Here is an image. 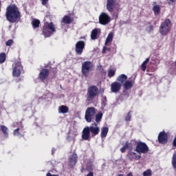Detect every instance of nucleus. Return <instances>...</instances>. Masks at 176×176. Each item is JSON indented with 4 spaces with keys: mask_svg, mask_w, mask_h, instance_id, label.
Listing matches in <instances>:
<instances>
[{
    "mask_svg": "<svg viewBox=\"0 0 176 176\" xmlns=\"http://www.w3.org/2000/svg\"><path fill=\"white\" fill-rule=\"evenodd\" d=\"M6 17L9 23H19L21 12L15 4L9 5L6 8Z\"/></svg>",
    "mask_w": 176,
    "mask_h": 176,
    "instance_id": "f257e3e1",
    "label": "nucleus"
},
{
    "mask_svg": "<svg viewBox=\"0 0 176 176\" xmlns=\"http://www.w3.org/2000/svg\"><path fill=\"white\" fill-rule=\"evenodd\" d=\"M100 133V127L96 122L92 124L90 126H86L83 129L82 132V138L84 140H89L90 139V133L92 137H94Z\"/></svg>",
    "mask_w": 176,
    "mask_h": 176,
    "instance_id": "f03ea898",
    "label": "nucleus"
},
{
    "mask_svg": "<svg viewBox=\"0 0 176 176\" xmlns=\"http://www.w3.org/2000/svg\"><path fill=\"white\" fill-rule=\"evenodd\" d=\"M54 32H56L54 23L52 22H46L43 28V35L45 38H50L53 35Z\"/></svg>",
    "mask_w": 176,
    "mask_h": 176,
    "instance_id": "7ed1b4c3",
    "label": "nucleus"
},
{
    "mask_svg": "<svg viewBox=\"0 0 176 176\" xmlns=\"http://www.w3.org/2000/svg\"><path fill=\"white\" fill-rule=\"evenodd\" d=\"M94 65L91 61H85L82 63L81 72L84 77H88L89 73L93 71Z\"/></svg>",
    "mask_w": 176,
    "mask_h": 176,
    "instance_id": "20e7f679",
    "label": "nucleus"
},
{
    "mask_svg": "<svg viewBox=\"0 0 176 176\" xmlns=\"http://www.w3.org/2000/svg\"><path fill=\"white\" fill-rule=\"evenodd\" d=\"M99 89L96 85H91L87 89V100L91 101L98 96Z\"/></svg>",
    "mask_w": 176,
    "mask_h": 176,
    "instance_id": "39448f33",
    "label": "nucleus"
},
{
    "mask_svg": "<svg viewBox=\"0 0 176 176\" xmlns=\"http://www.w3.org/2000/svg\"><path fill=\"white\" fill-rule=\"evenodd\" d=\"M171 21L169 19H166L164 22H162L160 26L159 32L161 35H167L170 31V25Z\"/></svg>",
    "mask_w": 176,
    "mask_h": 176,
    "instance_id": "423d86ee",
    "label": "nucleus"
},
{
    "mask_svg": "<svg viewBox=\"0 0 176 176\" xmlns=\"http://www.w3.org/2000/svg\"><path fill=\"white\" fill-rule=\"evenodd\" d=\"M12 75L14 77H19L21 74V71L23 69V67L21 65V60H16L14 63L12 65Z\"/></svg>",
    "mask_w": 176,
    "mask_h": 176,
    "instance_id": "0eeeda50",
    "label": "nucleus"
},
{
    "mask_svg": "<svg viewBox=\"0 0 176 176\" xmlns=\"http://www.w3.org/2000/svg\"><path fill=\"white\" fill-rule=\"evenodd\" d=\"M148 151H149V148L144 142H139L137 143L135 151L138 152V153L146 154L148 153Z\"/></svg>",
    "mask_w": 176,
    "mask_h": 176,
    "instance_id": "6e6552de",
    "label": "nucleus"
},
{
    "mask_svg": "<svg viewBox=\"0 0 176 176\" xmlns=\"http://www.w3.org/2000/svg\"><path fill=\"white\" fill-rule=\"evenodd\" d=\"M96 109L94 107H88L85 112V118L87 122H91L93 117L96 114Z\"/></svg>",
    "mask_w": 176,
    "mask_h": 176,
    "instance_id": "1a4fd4ad",
    "label": "nucleus"
},
{
    "mask_svg": "<svg viewBox=\"0 0 176 176\" xmlns=\"http://www.w3.org/2000/svg\"><path fill=\"white\" fill-rule=\"evenodd\" d=\"M111 21L110 16L105 12H102L99 16V23L102 25H107Z\"/></svg>",
    "mask_w": 176,
    "mask_h": 176,
    "instance_id": "9d476101",
    "label": "nucleus"
},
{
    "mask_svg": "<svg viewBox=\"0 0 176 176\" xmlns=\"http://www.w3.org/2000/svg\"><path fill=\"white\" fill-rule=\"evenodd\" d=\"M85 47V43L83 41H79L76 43L75 51L77 54L81 55Z\"/></svg>",
    "mask_w": 176,
    "mask_h": 176,
    "instance_id": "9b49d317",
    "label": "nucleus"
},
{
    "mask_svg": "<svg viewBox=\"0 0 176 176\" xmlns=\"http://www.w3.org/2000/svg\"><path fill=\"white\" fill-rule=\"evenodd\" d=\"M117 5L118 4L116 2V0H107L106 5L107 10H108V12L111 13L114 10V9H116Z\"/></svg>",
    "mask_w": 176,
    "mask_h": 176,
    "instance_id": "f8f14e48",
    "label": "nucleus"
},
{
    "mask_svg": "<svg viewBox=\"0 0 176 176\" xmlns=\"http://www.w3.org/2000/svg\"><path fill=\"white\" fill-rule=\"evenodd\" d=\"M158 142L160 144H165L168 142V135L164 132L162 131L158 135Z\"/></svg>",
    "mask_w": 176,
    "mask_h": 176,
    "instance_id": "ddd939ff",
    "label": "nucleus"
},
{
    "mask_svg": "<svg viewBox=\"0 0 176 176\" xmlns=\"http://www.w3.org/2000/svg\"><path fill=\"white\" fill-rule=\"evenodd\" d=\"M49 74L50 72L47 69H42L38 74V78L42 82H44L48 78Z\"/></svg>",
    "mask_w": 176,
    "mask_h": 176,
    "instance_id": "4468645a",
    "label": "nucleus"
},
{
    "mask_svg": "<svg viewBox=\"0 0 176 176\" xmlns=\"http://www.w3.org/2000/svg\"><path fill=\"white\" fill-rule=\"evenodd\" d=\"M129 160L132 161L133 160H139L141 158L140 155H137V153L129 151L126 155Z\"/></svg>",
    "mask_w": 176,
    "mask_h": 176,
    "instance_id": "2eb2a0df",
    "label": "nucleus"
},
{
    "mask_svg": "<svg viewBox=\"0 0 176 176\" xmlns=\"http://www.w3.org/2000/svg\"><path fill=\"white\" fill-rule=\"evenodd\" d=\"M122 85L118 82H114L111 85V90L113 93L118 92L121 89Z\"/></svg>",
    "mask_w": 176,
    "mask_h": 176,
    "instance_id": "dca6fc26",
    "label": "nucleus"
},
{
    "mask_svg": "<svg viewBox=\"0 0 176 176\" xmlns=\"http://www.w3.org/2000/svg\"><path fill=\"white\" fill-rule=\"evenodd\" d=\"M74 19L71 18L68 15H65L63 18L62 19L61 23L63 24H71V23H73Z\"/></svg>",
    "mask_w": 176,
    "mask_h": 176,
    "instance_id": "f3484780",
    "label": "nucleus"
},
{
    "mask_svg": "<svg viewBox=\"0 0 176 176\" xmlns=\"http://www.w3.org/2000/svg\"><path fill=\"white\" fill-rule=\"evenodd\" d=\"M127 76L125 74H121L117 78V81L121 84V86L127 80Z\"/></svg>",
    "mask_w": 176,
    "mask_h": 176,
    "instance_id": "a211bd4d",
    "label": "nucleus"
},
{
    "mask_svg": "<svg viewBox=\"0 0 176 176\" xmlns=\"http://www.w3.org/2000/svg\"><path fill=\"white\" fill-rule=\"evenodd\" d=\"M69 160L71 165L74 166L77 163L78 156L76 153H74L69 157Z\"/></svg>",
    "mask_w": 176,
    "mask_h": 176,
    "instance_id": "6ab92c4d",
    "label": "nucleus"
},
{
    "mask_svg": "<svg viewBox=\"0 0 176 176\" xmlns=\"http://www.w3.org/2000/svg\"><path fill=\"white\" fill-rule=\"evenodd\" d=\"M134 81L126 80V82L122 85L126 90L130 89L133 87Z\"/></svg>",
    "mask_w": 176,
    "mask_h": 176,
    "instance_id": "aec40b11",
    "label": "nucleus"
},
{
    "mask_svg": "<svg viewBox=\"0 0 176 176\" xmlns=\"http://www.w3.org/2000/svg\"><path fill=\"white\" fill-rule=\"evenodd\" d=\"M109 132V128L105 126L102 128L101 133H100V137L101 138H104L107 135V133Z\"/></svg>",
    "mask_w": 176,
    "mask_h": 176,
    "instance_id": "412c9836",
    "label": "nucleus"
},
{
    "mask_svg": "<svg viewBox=\"0 0 176 176\" xmlns=\"http://www.w3.org/2000/svg\"><path fill=\"white\" fill-rule=\"evenodd\" d=\"M98 34V29H97V28L94 29V30L91 31V38L93 41H95V39H97Z\"/></svg>",
    "mask_w": 176,
    "mask_h": 176,
    "instance_id": "4be33fe9",
    "label": "nucleus"
},
{
    "mask_svg": "<svg viewBox=\"0 0 176 176\" xmlns=\"http://www.w3.org/2000/svg\"><path fill=\"white\" fill-rule=\"evenodd\" d=\"M59 113H66L69 111V108L67 106L62 105L58 108Z\"/></svg>",
    "mask_w": 176,
    "mask_h": 176,
    "instance_id": "5701e85b",
    "label": "nucleus"
},
{
    "mask_svg": "<svg viewBox=\"0 0 176 176\" xmlns=\"http://www.w3.org/2000/svg\"><path fill=\"white\" fill-rule=\"evenodd\" d=\"M113 33H109L108 34V36L106 38V41H105V45L107 46L108 44L110 43V42H112L113 41Z\"/></svg>",
    "mask_w": 176,
    "mask_h": 176,
    "instance_id": "b1692460",
    "label": "nucleus"
},
{
    "mask_svg": "<svg viewBox=\"0 0 176 176\" xmlns=\"http://www.w3.org/2000/svg\"><path fill=\"white\" fill-rule=\"evenodd\" d=\"M1 128V130L2 131L3 135H5L6 138H8V127H6V126L4 125H1L0 126Z\"/></svg>",
    "mask_w": 176,
    "mask_h": 176,
    "instance_id": "393cba45",
    "label": "nucleus"
},
{
    "mask_svg": "<svg viewBox=\"0 0 176 176\" xmlns=\"http://www.w3.org/2000/svg\"><path fill=\"white\" fill-rule=\"evenodd\" d=\"M39 24H40V21L38 19H34L32 21V25L34 30H35V28H38Z\"/></svg>",
    "mask_w": 176,
    "mask_h": 176,
    "instance_id": "a878e982",
    "label": "nucleus"
},
{
    "mask_svg": "<svg viewBox=\"0 0 176 176\" xmlns=\"http://www.w3.org/2000/svg\"><path fill=\"white\" fill-rule=\"evenodd\" d=\"M149 62V58H147L142 64L141 69L142 71L145 72L146 69V65Z\"/></svg>",
    "mask_w": 176,
    "mask_h": 176,
    "instance_id": "bb28decb",
    "label": "nucleus"
},
{
    "mask_svg": "<svg viewBox=\"0 0 176 176\" xmlns=\"http://www.w3.org/2000/svg\"><path fill=\"white\" fill-rule=\"evenodd\" d=\"M172 165L173 167L176 169V151L174 152L172 157Z\"/></svg>",
    "mask_w": 176,
    "mask_h": 176,
    "instance_id": "cd10ccee",
    "label": "nucleus"
},
{
    "mask_svg": "<svg viewBox=\"0 0 176 176\" xmlns=\"http://www.w3.org/2000/svg\"><path fill=\"white\" fill-rule=\"evenodd\" d=\"M153 10L155 14H160V8L159 6H154L153 8Z\"/></svg>",
    "mask_w": 176,
    "mask_h": 176,
    "instance_id": "c85d7f7f",
    "label": "nucleus"
},
{
    "mask_svg": "<svg viewBox=\"0 0 176 176\" xmlns=\"http://www.w3.org/2000/svg\"><path fill=\"white\" fill-rule=\"evenodd\" d=\"M6 60V55L4 52L0 54V63H3Z\"/></svg>",
    "mask_w": 176,
    "mask_h": 176,
    "instance_id": "c756f323",
    "label": "nucleus"
},
{
    "mask_svg": "<svg viewBox=\"0 0 176 176\" xmlns=\"http://www.w3.org/2000/svg\"><path fill=\"white\" fill-rule=\"evenodd\" d=\"M102 118V113L101 112L98 113L96 115V122L98 123L99 122H100Z\"/></svg>",
    "mask_w": 176,
    "mask_h": 176,
    "instance_id": "7c9ffc66",
    "label": "nucleus"
},
{
    "mask_svg": "<svg viewBox=\"0 0 176 176\" xmlns=\"http://www.w3.org/2000/svg\"><path fill=\"white\" fill-rule=\"evenodd\" d=\"M13 133H14V135H15V136H20V137L23 136V135L20 133V129L19 128L15 129Z\"/></svg>",
    "mask_w": 176,
    "mask_h": 176,
    "instance_id": "2f4dec72",
    "label": "nucleus"
},
{
    "mask_svg": "<svg viewBox=\"0 0 176 176\" xmlns=\"http://www.w3.org/2000/svg\"><path fill=\"white\" fill-rule=\"evenodd\" d=\"M115 74H116V70H113V69H109V71H108V76L109 78L113 77L115 75Z\"/></svg>",
    "mask_w": 176,
    "mask_h": 176,
    "instance_id": "473e14b6",
    "label": "nucleus"
},
{
    "mask_svg": "<svg viewBox=\"0 0 176 176\" xmlns=\"http://www.w3.org/2000/svg\"><path fill=\"white\" fill-rule=\"evenodd\" d=\"M152 171L151 169H148L143 173V176H151Z\"/></svg>",
    "mask_w": 176,
    "mask_h": 176,
    "instance_id": "72a5a7b5",
    "label": "nucleus"
},
{
    "mask_svg": "<svg viewBox=\"0 0 176 176\" xmlns=\"http://www.w3.org/2000/svg\"><path fill=\"white\" fill-rule=\"evenodd\" d=\"M131 111L127 113L126 116L125 117V120L126 122H129L131 120Z\"/></svg>",
    "mask_w": 176,
    "mask_h": 176,
    "instance_id": "f704fd0d",
    "label": "nucleus"
},
{
    "mask_svg": "<svg viewBox=\"0 0 176 176\" xmlns=\"http://www.w3.org/2000/svg\"><path fill=\"white\" fill-rule=\"evenodd\" d=\"M146 31L148 32V34H151V32H153V26L149 25L148 28L146 29Z\"/></svg>",
    "mask_w": 176,
    "mask_h": 176,
    "instance_id": "c9c22d12",
    "label": "nucleus"
},
{
    "mask_svg": "<svg viewBox=\"0 0 176 176\" xmlns=\"http://www.w3.org/2000/svg\"><path fill=\"white\" fill-rule=\"evenodd\" d=\"M12 43H14V41L12 39H10L8 40L6 43V46H11L12 45Z\"/></svg>",
    "mask_w": 176,
    "mask_h": 176,
    "instance_id": "e433bc0d",
    "label": "nucleus"
},
{
    "mask_svg": "<svg viewBox=\"0 0 176 176\" xmlns=\"http://www.w3.org/2000/svg\"><path fill=\"white\" fill-rule=\"evenodd\" d=\"M111 50L110 47H103L102 49V54H105L107 52V51L109 52Z\"/></svg>",
    "mask_w": 176,
    "mask_h": 176,
    "instance_id": "4c0bfd02",
    "label": "nucleus"
},
{
    "mask_svg": "<svg viewBox=\"0 0 176 176\" xmlns=\"http://www.w3.org/2000/svg\"><path fill=\"white\" fill-rule=\"evenodd\" d=\"M102 105L103 107H105L107 105V98H106V96L104 97V100H102Z\"/></svg>",
    "mask_w": 176,
    "mask_h": 176,
    "instance_id": "58836bf2",
    "label": "nucleus"
},
{
    "mask_svg": "<svg viewBox=\"0 0 176 176\" xmlns=\"http://www.w3.org/2000/svg\"><path fill=\"white\" fill-rule=\"evenodd\" d=\"M49 0H41L42 2V5H43V6H45V5H47L48 3Z\"/></svg>",
    "mask_w": 176,
    "mask_h": 176,
    "instance_id": "ea45409f",
    "label": "nucleus"
},
{
    "mask_svg": "<svg viewBox=\"0 0 176 176\" xmlns=\"http://www.w3.org/2000/svg\"><path fill=\"white\" fill-rule=\"evenodd\" d=\"M123 96H124L126 98L129 96V94L126 91H123Z\"/></svg>",
    "mask_w": 176,
    "mask_h": 176,
    "instance_id": "a19ab883",
    "label": "nucleus"
},
{
    "mask_svg": "<svg viewBox=\"0 0 176 176\" xmlns=\"http://www.w3.org/2000/svg\"><path fill=\"white\" fill-rule=\"evenodd\" d=\"M168 5H173V3H174V2H175V0H166Z\"/></svg>",
    "mask_w": 176,
    "mask_h": 176,
    "instance_id": "79ce46f5",
    "label": "nucleus"
},
{
    "mask_svg": "<svg viewBox=\"0 0 176 176\" xmlns=\"http://www.w3.org/2000/svg\"><path fill=\"white\" fill-rule=\"evenodd\" d=\"M128 148L129 149V151H131L133 150V145L131 143L129 142V147Z\"/></svg>",
    "mask_w": 176,
    "mask_h": 176,
    "instance_id": "37998d69",
    "label": "nucleus"
},
{
    "mask_svg": "<svg viewBox=\"0 0 176 176\" xmlns=\"http://www.w3.org/2000/svg\"><path fill=\"white\" fill-rule=\"evenodd\" d=\"M173 146L176 147V135L173 141Z\"/></svg>",
    "mask_w": 176,
    "mask_h": 176,
    "instance_id": "c03bdc74",
    "label": "nucleus"
},
{
    "mask_svg": "<svg viewBox=\"0 0 176 176\" xmlns=\"http://www.w3.org/2000/svg\"><path fill=\"white\" fill-rule=\"evenodd\" d=\"M129 142L127 141V142H126L125 145L124 146V147L126 149H127V148H129Z\"/></svg>",
    "mask_w": 176,
    "mask_h": 176,
    "instance_id": "a18cd8bd",
    "label": "nucleus"
},
{
    "mask_svg": "<svg viewBox=\"0 0 176 176\" xmlns=\"http://www.w3.org/2000/svg\"><path fill=\"white\" fill-rule=\"evenodd\" d=\"M126 148L124 146H123L122 148H120V151L122 153H124L126 151Z\"/></svg>",
    "mask_w": 176,
    "mask_h": 176,
    "instance_id": "49530a36",
    "label": "nucleus"
},
{
    "mask_svg": "<svg viewBox=\"0 0 176 176\" xmlns=\"http://www.w3.org/2000/svg\"><path fill=\"white\" fill-rule=\"evenodd\" d=\"M87 176H94V173L92 171H89Z\"/></svg>",
    "mask_w": 176,
    "mask_h": 176,
    "instance_id": "de8ad7c7",
    "label": "nucleus"
},
{
    "mask_svg": "<svg viewBox=\"0 0 176 176\" xmlns=\"http://www.w3.org/2000/svg\"><path fill=\"white\" fill-rule=\"evenodd\" d=\"M46 176H58V175H52L50 173H48Z\"/></svg>",
    "mask_w": 176,
    "mask_h": 176,
    "instance_id": "09e8293b",
    "label": "nucleus"
},
{
    "mask_svg": "<svg viewBox=\"0 0 176 176\" xmlns=\"http://www.w3.org/2000/svg\"><path fill=\"white\" fill-rule=\"evenodd\" d=\"M91 166H87V170L89 171L91 169Z\"/></svg>",
    "mask_w": 176,
    "mask_h": 176,
    "instance_id": "8fccbe9b",
    "label": "nucleus"
},
{
    "mask_svg": "<svg viewBox=\"0 0 176 176\" xmlns=\"http://www.w3.org/2000/svg\"><path fill=\"white\" fill-rule=\"evenodd\" d=\"M126 176H133V174H132V173H129L128 174H127V175Z\"/></svg>",
    "mask_w": 176,
    "mask_h": 176,
    "instance_id": "3c124183",
    "label": "nucleus"
},
{
    "mask_svg": "<svg viewBox=\"0 0 176 176\" xmlns=\"http://www.w3.org/2000/svg\"><path fill=\"white\" fill-rule=\"evenodd\" d=\"M1 1H0V13H1Z\"/></svg>",
    "mask_w": 176,
    "mask_h": 176,
    "instance_id": "603ef678",
    "label": "nucleus"
},
{
    "mask_svg": "<svg viewBox=\"0 0 176 176\" xmlns=\"http://www.w3.org/2000/svg\"><path fill=\"white\" fill-rule=\"evenodd\" d=\"M83 170H84V168H81V170H80L81 173H82Z\"/></svg>",
    "mask_w": 176,
    "mask_h": 176,
    "instance_id": "864d4df0",
    "label": "nucleus"
},
{
    "mask_svg": "<svg viewBox=\"0 0 176 176\" xmlns=\"http://www.w3.org/2000/svg\"><path fill=\"white\" fill-rule=\"evenodd\" d=\"M117 176H124V175H122V174H119V175H118Z\"/></svg>",
    "mask_w": 176,
    "mask_h": 176,
    "instance_id": "5fc2aeb1",
    "label": "nucleus"
},
{
    "mask_svg": "<svg viewBox=\"0 0 176 176\" xmlns=\"http://www.w3.org/2000/svg\"><path fill=\"white\" fill-rule=\"evenodd\" d=\"M101 91H102V93L103 94V93H104V89H101Z\"/></svg>",
    "mask_w": 176,
    "mask_h": 176,
    "instance_id": "6e6d98bb",
    "label": "nucleus"
},
{
    "mask_svg": "<svg viewBox=\"0 0 176 176\" xmlns=\"http://www.w3.org/2000/svg\"><path fill=\"white\" fill-rule=\"evenodd\" d=\"M21 78H19V80H18L17 82L21 81Z\"/></svg>",
    "mask_w": 176,
    "mask_h": 176,
    "instance_id": "4d7b16f0",
    "label": "nucleus"
},
{
    "mask_svg": "<svg viewBox=\"0 0 176 176\" xmlns=\"http://www.w3.org/2000/svg\"><path fill=\"white\" fill-rule=\"evenodd\" d=\"M148 24L151 25V22H149V23H148Z\"/></svg>",
    "mask_w": 176,
    "mask_h": 176,
    "instance_id": "13d9d810",
    "label": "nucleus"
},
{
    "mask_svg": "<svg viewBox=\"0 0 176 176\" xmlns=\"http://www.w3.org/2000/svg\"><path fill=\"white\" fill-rule=\"evenodd\" d=\"M175 66H176V60H175Z\"/></svg>",
    "mask_w": 176,
    "mask_h": 176,
    "instance_id": "bf43d9fd",
    "label": "nucleus"
}]
</instances>
